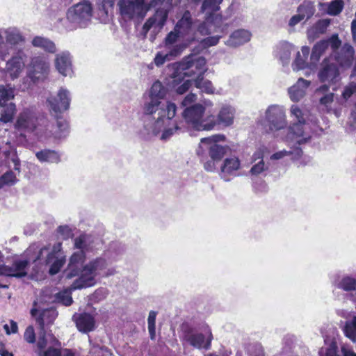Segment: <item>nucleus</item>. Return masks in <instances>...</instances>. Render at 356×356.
Masks as SVG:
<instances>
[{
    "label": "nucleus",
    "mask_w": 356,
    "mask_h": 356,
    "mask_svg": "<svg viewBox=\"0 0 356 356\" xmlns=\"http://www.w3.org/2000/svg\"><path fill=\"white\" fill-rule=\"evenodd\" d=\"M206 59L200 56L195 59L188 57L185 60L176 63L173 65L174 72L172 74L174 83H181L185 76H193L197 75L194 79L195 86L203 90L206 93L212 94L214 88L211 81H204L205 72Z\"/></svg>",
    "instance_id": "f257e3e1"
},
{
    "label": "nucleus",
    "mask_w": 356,
    "mask_h": 356,
    "mask_svg": "<svg viewBox=\"0 0 356 356\" xmlns=\"http://www.w3.org/2000/svg\"><path fill=\"white\" fill-rule=\"evenodd\" d=\"M107 261L104 258L97 257L84 265L80 271V275L71 285L72 290L81 289L95 284V277L99 272L106 269Z\"/></svg>",
    "instance_id": "f03ea898"
},
{
    "label": "nucleus",
    "mask_w": 356,
    "mask_h": 356,
    "mask_svg": "<svg viewBox=\"0 0 356 356\" xmlns=\"http://www.w3.org/2000/svg\"><path fill=\"white\" fill-rule=\"evenodd\" d=\"M143 111L145 115H152L158 111L155 126L160 127L165 121L169 122L175 116L177 106L175 103L170 102H166V104L164 105L159 99L150 98V101L145 104Z\"/></svg>",
    "instance_id": "7ed1b4c3"
},
{
    "label": "nucleus",
    "mask_w": 356,
    "mask_h": 356,
    "mask_svg": "<svg viewBox=\"0 0 356 356\" xmlns=\"http://www.w3.org/2000/svg\"><path fill=\"white\" fill-rule=\"evenodd\" d=\"M118 6L121 15L129 19H143L148 10L145 0H120Z\"/></svg>",
    "instance_id": "20e7f679"
},
{
    "label": "nucleus",
    "mask_w": 356,
    "mask_h": 356,
    "mask_svg": "<svg viewBox=\"0 0 356 356\" xmlns=\"http://www.w3.org/2000/svg\"><path fill=\"white\" fill-rule=\"evenodd\" d=\"M51 111L55 115H60L69 109L71 98L67 89L60 88L56 97H49L47 99Z\"/></svg>",
    "instance_id": "39448f33"
},
{
    "label": "nucleus",
    "mask_w": 356,
    "mask_h": 356,
    "mask_svg": "<svg viewBox=\"0 0 356 356\" xmlns=\"http://www.w3.org/2000/svg\"><path fill=\"white\" fill-rule=\"evenodd\" d=\"M26 56L22 50H19L6 62V73L11 79H17L24 69Z\"/></svg>",
    "instance_id": "423d86ee"
},
{
    "label": "nucleus",
    "mask_w": 356,
    "mask_h": 356,
    "mask_svg": "<svg viewBox=\"0 0 356 356\" xmlns=\"http://www.w3.org/2000/svg\"><path fill=\"white\" fill-rule=\"evenodd\" d=\"M49 72V65L44 58L36 56L31 61L29 76L33 82L44 80Z\"/></svg>",
    "instance_id": "0eeeda50"
},
{
    "label": "nucleus",
    "mask_w": 356,
    "mask_h": 356,
    "mask_svg": "<svg viewBox=\"0 0 356 356\" xmlns=\"http://www.w3.org/2000/svg\"><path fill=\"white\" fill-rule=\"evenodd\" d=\"M37 125L35 113L30 108H25L19 114L15 127L19 131L33 132Z\"/></svg>",
    "instance_id": "6e6552de"
},
{
    "label": "nucleus",
    "mask_w": 356,
    "mask_h": 356,
    "mask_svg": "<svg viewBox=\"0 0 356 356\" xmlns=\"http://www.w3.org/2000/svg\"><path fill=\"white\" fill-rule=\"evenodd\" d=\"M225 140V136L224 135L216 134L211 137L202 138L201 143L211 144L209 150L210 158L219 162L225 155L227 152V147L220 145L217 144V143Z\"/></svg>",
    "instance_id": "1a4fd4ad"
},
{
    "label": "nucleus",
    "mask_w": 356,
    "mask_h": 356,
    "mask_svg": "<svg viewBox=\"0 0 356 356\" xmlns=\"http://www.w3.org/2000/svg\"><path fill=\"white\" fill-rule=\"evenodd\" d=\"M205 111V107L200 104H195L191 106L186 107L182 115L184 119L188 124H190L195 129L200 127L201 118Z\"/></svg>",
    "instance_id": "9d476101"
},
{
    "label": "nucleus",
    "mask_w": 356,
    "mask_h": 356,
    "mask_svg": "<svg viewBox=\"0 0 356 356\" xmlns=\"http://www.w3.org/2000/svg\"><path fill=\"white\" fill-rule=\"evenodd\" d=\"M168 17V12L164 8H158L154 14L149 17L143 26L142 31L146 35L153 26L163 29Z\"/></svg>",
    "instance_id": "9b49d317"
},
{
    "label": "nucleus",
    "mask_w": 356,
    "mask_h": 356,
    "mask_svg": "<svg viewBox=\"0 0 356 356\" xmlns=\"http://www.w3.org/2000/svg\"><path fill=\"white\" fill-rule=\"evenodd\" d=\"M321 65V69L318 72V79L321 82L336 83L339 76L337 65L330 63L327 58L323 60Z\"/></svg>",
    "instance_id": "f8f14e48"
},
{
    "label": "nucleus",
    "mask_w": 356,
    "mask_h": 356,
    "mask_svg": "<svg viewBox=\"0 0 356 356\" xmlns=\"http://www.w3.org/2000/svg\"><path fill=\"white\" fill-rule=\"evenodd\" d=\"M29 265L27 260L15 261L12 266L2 265L0 275L8 277H22L26 275V269Z\"/></svg>",
    "instance_id": "ddd939ff"
},
{
    "label": "nucleus",
    "mask_w": 356,
    "mask_h": 356,
    "mask_svg": "<svg viewBox=\"0 0 356 356\" xmlns=\"http://www.w3.org/2000/svg\"><path fill=\"white\" fill-rule=\"evenodd\" d=\"M73 321L79 331L88 333L92 331L95 326V320L92 315L83 312L73 316Z\"/></svg>",
    "instance_id": "4468645a"
},
{
    "label": "nucleus",
    "mask_w": 356,
    "mask_h": 356,
    "mask_svg": "<svg viewBox=\"0 0 356 356\" xmlns=\"http://www.w3.org/2000/svg\"><path fill=\"white\" fill-rule=\"evenodd\" d=\"M67 15L74 21L88 19L92 15L91 5L88 2L77 3L68 10Z\"/></svg>",
    "instance_id": "2eb2a0df"
},
{
    "label": "nucleus",
    "mask_w": 356,
    "mask_h": 356,
    "mask_svg": "<svg viewBox=\"0 0 356 356\" xmlns=\"http://www.w3.org/2000/svg\"><path fill=\"white\" fill-rule=\"evenodd\" d=\"M267 117L271 131L280 130L286 127L285 115L281 110L273 108L269 110Z\"/></svg>",
    "instance_id": "dca6fc26"
},
{
    "label": "nucleus",
    "mask_w": 356,
    "mask_h": 356,
    "mask_svg": "<svg viewBox=\"0 0 356 356\" xmlns=\"http://www.w3.org/2000/svg\"><path fill=\"white\" fill-rule=\"evenodd\" d=\"M55 66L60 74L67 76L72 71V60L69 53L62 52L56 56Z\"/></svg>",
    "instance_id": "f3484780"
},
{
    "label": "nucleus",
    "mask_w": 356,
    "mask_h": 356,
    "mask_svg": "<svg viewBox=\"0 0 356 356\" xmlns=\"http://www.w3.org/2000/svg\"><path fill=\"white\" fill-rule=\"evenodd\" d=\"M251 33L245 29H238L229 36L226 44L231 47H238L250 40Z\"/></svg>",
    "instance_id": "a211bd4d"
},
{
    "label": "nucleus",
    "mask_w": 356,
    "mask_h": 356,
    "mask_svg": "<svg viewBox=\"0 0 356 356\" xmlns=\"http://www.w3.org/2000/svg\"><path fill=\"white\" fill-rule=\"evenodd\" d=\"M225 19H226V18L222 15L216 14L214 11H211L207 14L204 24L213 25L215 28L219 29L222 34H225L227 33L229 24H224L223 22Z\"/></svg>",
    "instance_id": "6ab92c4d"
},
{
    "label": "nucleus",
    "mask_w": 356,
    "mask_h": 356,
    "mask_svg": "<svg viewBox=\"0 0 356 356\" xmlns=\"http://www.w3.org/2000/svg\"><path fill=\"white\" fill-rule=\"evenodd\" d=\"M310 81L303 78L298 79L296 84L289 90L290 97L293 102H298L305 95V90L309 86Z\"/></svg>",
    "instance_id": "aec40b11"
},
{
    "label": "nucleus",
    "mask_w": 356,
    "mask_h": 356,
    "mask_svg": "<svg viewBox=\"0 0 356 356\" xmlns=\"http://www.w3.org/2000/svg\"><path fill=\"white\" fill-rule=\"evenodd\" d=\"M213 339V336L211 332H210L209 336L207 341L204 343L205 337L203 334H193L188 337L187 341L190 343L191 346L198 349H201L202 348L205 350H209L211 348V341Z\"/></svg>",
    "instance_id": "412c9836"
},
{
    "label": "nucleus",
    "mask_w": 356,
    "mask_h": 356,
    "mask_svg": "<svg viewBox=\"0 0 356 356\" xmlns=\"http://www.w3.org/2000/svg\"><path fill=\"white\" fill-rule=\"evenodd\" d=\"M35 156L41 163H58L60 161V156L58 152L49 149H44L37 152Z\"/></svg>",
    "instance_id": "4be33fe9"
},
{
    "label": "nucleus",
    "mask_w": 356,
    "mask_h": 356,
    "mask_svg": "<svg viewBox=\"0 0 356 356\" xmlns=\"http://www.w3.org/2000/svg\"><path fill=\"white\" fill-rule=\"evenodd\" d=\"M31 44L33 47L42 49L50 54H54L56 51L54 42L47 38L35 36L33 38Z\"/></svg>",
    "instance_id": "5701e85b"
},
{
    "label": "nucleus",
    "mask_w": 356,
    "mask_h": 356,
    "mask_svg": "<svg viewBox=\"0 0 356 356\" xmlns=\"http://www.w3.org/2000/svg\"><path fill=\"white\" fill-rule=\"evenodd\" d=\"M240 164V161L236 157L226 159L220 168L221 176L225 177L232 175L239 169Z\"/></svg>",
    "instance_id": "b1692460"
},
{
    "label": "nucleus",
    "mask_w": 356,
    "mask_h": 356,
    "mask_svg": "<svg viewBox=\"0 0 356 356\" xmlns=\"http://www.w3.org/2000/svg\"><path fill=\"white\" fill-rule=\"evenodd\" d=\"M0 122L8 123L13 120L16 112V106L14 103H9L1 106Z\"/></svg>",
    "instance_id": "393cba45"
},
{
    "label": "nucleus",
    "mask_w": 356,
    "mask_h": 356,
    "mask_svg": "<svg viewBox=\"0 0 356 356\" xmlns=\"http://www.w3.org/2000/svg\"><path fill=\"white\" fill-rule=\"evenodd\" d=\"M329 47L327 40H322L316 42L312 50L310 59L312 63H316L319 60L321 56Z\"/></svg>",
    "instance_id": "a878e982"
},
{
    "label": "nucleus",
    "mask_w": 356,
    "mask_h": 356,
    "mask_svg": "<svg viewBox=\"0 0 356 356\" xmlns=\"http://www.w3.org/2000/svg\"><path fill=\"white\" fill-rule=\"evenodd\" d=\"M56 118L57 129L55 131V137L62 138L66 137L70 133V126L68 122L63 117L55 115Z\"/></svg>",
    "instance_id": "bb28decb"
},
{
    "label": "nucleus",
    "mask_w": 356,
    "mask_h": 356,
    "mask_svg": "<svg viewBox=\"0 0 356 356\" xmlns=\"http://www.w3.org/2000/svg\"><path fill=\"white\" fill-rule=\"evenodd\" d=\"M193 24L191 14L189 10H186L181 18L177 22L175 30L178 32L186 31L189 30Z\"/></svg>",
    "instance_id": "cd10ccee"
},
{
    "label": "nucleus",
    "mask_w": 356,
    "mask_h": 356,
    "mask_svg": "<svg viewBox=\"0 0 356 356\" xmlns=\"http://www.w3.org/2000/svg\"><path fill=\"white\" fill-rule=\"evenodd\" d=\"M217 118L220 124H222L225 126H229L234 121L233 111L230 107L224 106L219 111Z\"/></svg>",
    "instance_id": "c85d7f7f"
},
{
    "label": "nucleus",
    "mask_w": 356,
    "mask_h": 356,
    "mask_svg": "<svg viewBox=\"0 0 356 356\" xmlns=\"http://www.w3.org/2000/svg\"><path fill=\"white\" fill-rule=\"evenodd\" d=\"M316 8L313 2L304 1L297 8V12L307 20L315 13Z\"/></svg>",
    "instance_id": "c756f323"
},
{
    "label": "nucleus",
    "mask_w": 356,
    "mask_h": 356,
    "mask_svg": "<svg viewBox=\"0 0 356 356\" xmlns=\"http://www.w3.org/2000/svg\"><path fill=\"white\" fill-rule=\"evenodd\" d=\"M167 94L166 88L159 81H156L149 90V98H156L159 101L163 100Z\"/></svg>",
    "instance_id": "7c9ffc66"
},
{
    "label": "nucleus",
    "mask_w": 356,
    "mask_h": 356,
    "mask_svg": "<svg viewBox=\"0 0 356 356\" xmlns=\"http://www.w3.org/2000/svg\"><path fill=\"white\" fill-rule=\"evenodd\" d=\"M217 124H220L218 123V118H216L215 115H209L204 118L202 117L200 127H198L197 130L210 131L213 129Z\"/></svg>",
    "instance_id": "2f4dec72"
},
{
    "label": "nucleus",
    "mask_w": 356,
    "mask_h": 356,
    "mask_svg": "<svg viewBox=\"0 0 356 356\" xmlns=\"http://www.w3.org/2000/svg\"><path fill=\"white\" fill-rule=\"evenodd\" d=\"M71 290L65 289L57 293L55 296L56 302L65 306H70L73 302Z\"/></svg>",
    "instance_id": "473e14b6"
},
{
    "label": "nucleus",
    "mask_w": 356,
    "mask_h": 356,
    "mask_svg": "<svg viewBox=\"0 0 356 356\" xmlns=\"http://www.w3.org/2000/svg\"><path fill=\"white\" fill-rule=\"evenodd\" d=\"M343 6V0H333L329 3L327 13L329 15L337 16L342 12Z\"/></svg>",
    "instance_id": "72a5a7b5"
},
{
    "label": "nucleus",
    "mask_w": 356,
    "mask_h": 356,
    "mask_svg": "<svg viewBox=\"0 0 356 356\" xmlns=\"http://www.w3.org/2000/svg\"><path fill=\"white\" fill-rule=\"evenodd\" d=\"M17 181L15 174L12 170H8L0 177V189L4 186H13Z\"/></svg>",
    "instance_id": "f704fd0d"
},
{
    "label": "nucleus",
    "mask_w": 356,
    "mask_h": 356,
    "mask_svg": "<svg viewBox=\"0 0 356 356\" xmlns=\"http://www.w3.org/2000/svg\"><path fill=\"white\" fill-rule=\"evenodd\" d=\"M157 312L154 311H150L149 313L147 323H148V331L149 337L152 340L156 339V317Z\"/></svg>",
    "instance_id": "c9c22d12"
},
{
    "label": "nucleus",
    "mask_w": 356,
    "mask_h": 356,
    "mask_svg": "<svg viewBox=\"0 0 356 356\" xmlns=\"http://www.w3.org/2000/svg\"><path fill=\"white\" fill-rule=\"evenodd\" d=\"M223 0H204L202 6L201 11L205 12L207 10H211V11L217 12L220 10V4Z\"/></svg>",
    "instance_id": "e433bc0d"
},
{
    "label": "nucleus",
    "mask_w": 356,
    "mask_h": 356,
    "mask_svg": "<svg viewBox=\"0 0 356 356\" xmlns=\"http://www.w3.org/2000/svg\"><path fill=\"white\" fill-rule=\"evenodd\" d=\"M14 98V91L11 88L0 86V106Z\"/></svg>",
    "instance_id": "4c0bfd02"
},
{
    "label": "nucleus",
    "mask_w": 356,
    "mask_h": 356,
    "mask_svg": "<svg viewBox=\"0 0 356 356\" xmlns=\"http://www.w3.org/2000/svg\"><path fill=\"white\" fill-rule=\"evenodd\" d=\"M339 287L346 291L356 289V280L350 277H343L339 283Z\"/></svg>",
    "instance_id": "58836bf2"
},
{
    "label": "nucleus",
    "mask_w": 356,
    "mask_h": 356,
    "mask_svg": "<svg viewBox=\"0 0 356 356\" xmlns=\"http://www.w3.org/2000/svg\"><path fill=\"white\" fill-rule=\"evenodd\" d=\"M86 253L84 252V250H79V251H77V252H74L70 258V261H69V264H70V265H76V266H80L81 264H82L85 260H86Z\"/></svg>",
    "instance_id": "ea45409f"
},
{
    "label": "nucleus",
    "mask_w": 356,
    "mask_h": 356,
    "mask_svg": "<svg viewBox=\"0 0 356 356\" xmlns=\"http://www.w3.org/2000/svg\"><path fill=\"white\" fill-rule=\"evenodd\" d=\"M81 268L76 265H70L68 264L67 268L64 270L63 275L67 280H70L74 277L80 275Z\"/></svg>",
    "instance_id": "a19ab883"
},
{
    "label": "nucleus",
    "mask_w": 356,
    "mask_h": 356,
    "mask_svg": "<svg viewBox=\"0 0 356 356\" xmlns=\"http://www.w3.org/2000/svg\"><path fill=\"white\" fill-rule=\"evenodd\" d=\"M6 41L10 44H17L24 40L23 36L19 32H8L6 37Z\"/></svg>",
    "instance_id": "79ce46f5"
},
{
    "label": "nucleus",
    "mask_w": 356,
    "mask_h": 356,
    "mask_svg": "<svg viewBox=\"0 0 356 356\" xmlns=\"http://www.w3.org/2000/svg\"><path fill=\"white\" fill-rule=\"evenodd\" d=\"M334 94L333 92H328L320 98L319 103L320 104L325 106L327 108V111L329 112L330 111V107L334 102Z\"/></svg>",
    "instance_id": "37998d69"
},
{
    "label": "nucleus",
    "mask_w": 356,
    "mask_h": 356,
    "mask_svg": "<svg viewBox=\"0 0 356 356\" xmlns=\"http://www.w3.org/2000/svg\"><path fill=\"white\" fill-rule=\"evenodd\" d=\"M65 259H56L51 265L49 273L51 275L57 274L65 264Z\"/></svg>",
    "instance_id": "c03bdc74"
},
{
    "label": "nucleus",
    "mask_w": 356,
    "mask_h": 356,
    "mask_svg": "<svg viewBox=\"0 0 356 356\" xmlns=\"http://www.w3.org/2000/svg\"><path fill=\"white\" fill-rule=\"evenodd\" d=\"M24 340L29 343H35V334L34 328L32 325H29L26 328L24 334Z\"/></svg>",
    "instance_id": "a18cd8bd"
},
{
    "label": "nucleus",
    "mask_w": 356,
    "mask_h": 356,
    "mask_svg": "<svg viewBox=\"0 0 356 356\" xmlns=\"http://www.w3.org/2000/svg\"><path fill=\"white\" fill-rule=\"evenodd\" d=\"M355 92H356V83L352 82L344 88L342 97L345 100H348Z\"/></svg>",
    "instance_id": "49530a36"
},
{
    "label": "nucleus",
    "mask_w": 356,
    "mask_h": 356,
    "mask_svg": "<svg viewBox=\"0 0 356 356\" xmlns=\"http://www.w3.org/2000/svg\"><path fill=\"white\" fill-rule=\"evenodd\" d=\"M180 33L181 32H178V31H175L174 29V31H170L169 33H168L164 40L165 46L167 47L168 46L175 43L179 38Z\"/></svg>",
    "instance_id": "de8ad7c7"
},
{
    "label": "nucleus",
    "mask_w": 356,
    "mask_h": 356,
    "mask_svg": "<svg viewBox=\"0 0 356 356\" xmlns=\"http://www.w3.org/2000/svg\"><path fill=\"white\" fill-rule=\"evenodd\" d=\"M305 123H301L300 122H297L293 123L291 126H290L289 129L291 132L296 135V136L300 137L303 136L304 130L303 126Z\"/></svg>",
    "instance_id": "09e8293b"
},
{
    "label": "nucleus",
    "mask_w": 356,
    "mask_h": 356,
    "mask_svg": "<svg viewBox=\"0 0 356 356\" xmlns=\"http://www.w3.org/2000/svg\"><path fill=\"white\" fill-rule=\"evenodd\" d=\"M57 230L65 240L72 238L74 235L72 230L67 225H60L58 227Z\"/></svg>",
    "instance_id": "8fccbe9b"
},
{
    "label": "nucleus",
    "mask_w": 356,
    "mask_h": 356,
    "mask_svg": "<svg viewBox=\"0 0 356 356\" xmlns=\"http://www.w3.org/2000/svg\"><path fill=\"white\" fill-rule=\"evenodd\" d=\"M291 113L296 118L298 122L305 123L302 111L297 105H293L291 108Z\"/></svg>",
    "instance_id": "3c124183"
},
{
    "label": "nucleus",
    "mask_w": 356,
    "mask_h": 356,
    "mask_svg": "<svg viewBox=\"0 0 356 356\" xmlns=\"http://www.w3.org/2000/svg\"><path fill=\"white\" fill-rule=\"evenodd\" d=\"M266 169V168H265L264 162L263 159H261L259 162L254 164L252 167V168L250 170V172L252 175H257L261 173L262 172H264Z\"/></svg>",
    "instance_id": "603ef678"
},
{
    "label": "nucleus",
    "mask_w": 356,
    "mask_h": 356,
    "mask_svg": "<svg viewBox=\"0 0 356 356\" xmlns=\"http://www.w3.org/2000/svg\"><path fill=\"white\" fill-rule=\"evenodd\" d=\"M327 40L329 42V45H330L331 48L333 50L338 49L341 44V41L339 38V36L337 34L332 35L331 36V38Z\"/></svg>",
    "instance_id": "864d4df0"
},
{
    "label": "nucleus",
    "mask_w": 356,
    "mask_h": 356,
    "mask_svg": "<svg viewBox=\"0 0 356 356\" xmlns=\"http://www.w3.org/2000/svg\"><path fill=\"white\" fill-rule=\"evenodd\" d=\"M169 54L163 55L161 52H158L154 58V63L156 66L159 67L164 64L166 60H169Z\"/></svg>",
    "instance_id": "5fc2aeb1"
},
{
    "label": "nucleus",
    "mask_w": 356,
    "mask_h": 356,
    "mask_svg": "<svg viewBox=\"0 0 356 356\" xmlns=\"http://www.w3.org/2000/svg\"><path fill=\"white\" fill-rule=\"evenodd\" d=\"M306 60H307V58H305L304 57L302 58L300 52H298L297 56L294 60V65H296V69L297 70L304 69L307 66Z\"/></svg>",
    "instance_id": "6e6d98bb"
},
{
    "label": "nucleus",
    "mask_w": 356,
    "mask_h": 356,
    "mask_svg": "<svg viewBox=\"0 0 356 356\" xmlns=\"http://www.w3.org/2000/svg\"><path fill=\"white\" fill-rule=\"evenodd\" d=\"M222 35H218L215 36H209L204 39V44L208 47L216 45L220 38H222Z\"/></svg>",
    "instance_id": "4d7b16f0"
},
{
    "label": "nucleus",
    "mask_w": 356,
    "mask_h": 356,
    "mask_svg": "<svg viewBox=\"0 0 356 356\" xmlns=\"http://www.w3.org/2000/svg\"><path fill=\"white\" fill-rule=\"evenodd\" d=\"M74 248L83 250L86 248V236L83 234L80 235L74 239Z\"/></svg>",
    "instance_id": "13d9d810"
},
{
    "label": "nucleus",
    "mask_w": 356,
    "mask_h": 356,
    "mask_svg": "<svg viewBox=\"0 0 356 356\" xmlns=\"http://www.w3.org/2000/svg\"><path fill=\"white\" fill-rule=\"evenodd\" d=\"M191 86V80H186L184 81L182 84L179 86L177 89L176 92L177 94L182 95L187 92L190 87Z\"/></svg>",
    "instance_id": "bf43d9fd"
},
{
    "label": "nucleus",
    "mask_w": 356,
    "mask_h": 356,
    "mask_svg": "<svg viewBox=\"0 0 356 356\" xmlns=\"http://www.w3.org/2000/svg\"><path fill=\"white\" fill-rule=\"evenodd\" d=\"M179 129V127L177 124H175L172 128L164 129L161 136V138L164 140L169 138L171 136L174 134L175 132H176Z\"/></svg>",
    "instance_id": "052dcab7"
},
{
    "label": "nucleus",
    "mask_w": 356,
    "mask_h": 356,
    "mask_svg": "<svg viewBox=\"0 0 356 356\" xmlns=\"http://www.w3.org/2000/svg\"><path fill=\"white\" fill-rule=\"evenodd\" d=\"M196 100V95L193 93H189L187 95L185 98L183 99L181 104L184 107L191 106V104L193 103Z\"/></svg>",
    "instance_id": "680f3d73"
},
{
    "label": "nucleus",
    "mask_w": 356,
    "mask_h": 356,
    "mask_svg": "<svg viewBox=\"0 0 356 356\" xmlns=\"http://www.w3.org/2000/svg\"><path fill=\"white\" fill-rule=\"evenodd\" d=\"M183 50V47L180 44H176L172 47V48L170 49L169 53V58L170 57H177V56L180 55L181 51Z\"/></svg>",
    "instance_id": "e2e57ef3"
},
{
    "label": "nucleus",
    "mask_w": 356,
    "mask_h": 356,
    "mask_svg": "<svg viewBox=\"0 0 356 356\" xmlns=\"http://www.w3.org/2000/svg\"><path fill=\"white\" fill-rule=\"evenodd\" d=\"M216 163H218V161L211 159L210 160H208L204 163V168L205 170L208 172H213L216 170Z\"/></svg>",
    "instance_id": "0e129e2a"
},
{
    "label": "nucleus",
    "mask_w": 356,
    "mask_h": 356,
    "mask_svg": "<svg viewBox=\"0 0 356 356\" xmlns=\"http://www.w3.org/2000/svg\"><path fill=\"white\" fill-rule=\"evenodd\" d=\"M4 330L7 334H10L11 333H17L18 330V326L15 321L11 320L10 321V330H9V327L8 325H5L3 326Z\"/></svg>",
    "instance_id": "69168bd1"
},
{
    "label": "nucleus",
    "mask_w": 356,
    "mask_h": 356,
    "mask_svg": "<svg viewBox=\"0 0 356 356\" xmlns=\"http://www.w3.org/2000/svg\"><path fill=\"white\" fill-rule=\"evenodd\" d=\"M44 356H62L61 350L50 347L44 352Z\"/></svg>",
    "instance_id": "338daca9"
},
{
    "label": "nucleus",
    "mask_w": 356,
    "mask_h": 356,
    "mask_svg": "<svg viewBox=\"0 0 356 356\" xmlns=\"http://www.w3.org/2000/svg\"><path fill=\"white\" fill-rule=\"evenodd\" d=\"M303 19H304L303 16H302V15H300L298 13L297 15L292 16V17L289 20V24L291 26H293L298 24L299 22H300Z\"/></svg>",
    "instance_id": "774afa93"
}]
</instances>
